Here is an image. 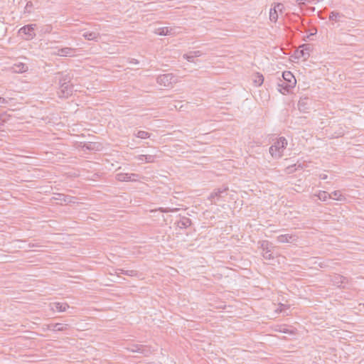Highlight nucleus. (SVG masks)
Segmentation results:
<instances>
[{
	"mask_svg": "<svg viewBox=\"0 0 364 364\" xmlns=\"http://www.w3.org/2000/svg\"><path fill=\"white\" fill-rule=\"evenodd\" d=\"M269 153L273 157L278 158L277 156H276V154H277V152H276V149L274 147L273 145H272L269 147Z\"/></svg>",
	"mask_w": 364,
	"mask_h": 364,
	"instance_id": "c9c22d12",
	"label": "nucleus"
},
{
	"mask_svg": "<svg viewBox=\"0 0 364 364\" xmlns=\"http://www.w3.org/2000/svg\"><path fill=\"white\" fill-rule=\"evenodd\" d=\"M130 349L132 352H136L144 355L148 352L145 346L139 344L133 345Z\"/></svg>",
	"mask_w": 364,
	"mask_h": 364,
	"instance_id": "412c9836",
	"label": "nucleus"
},
{
	"mask_svg": "<svg viewBox=\"0 0 364 364\" xmlns=\"http://www.w3.org/2000/svg\"><path fill=\"white\" fill-rule=\"evenodd\" d=\"M53 199L64 202L66 204L75 203L77 200V198L75 196H71L63 193H55Z\"/></svg>",
	"mask_w": 364,
	"mask_h": 364,
	"instance_id": "6e6552de",
	"label": "nucleus"
},
{
	"mask_svg": "<svg viewBox=\"0 0 364 364\" xmlns=\"http://www.w3.org/2000/svg\"><path fill=\"white\" fill-rule=\"evenodd\" d=\"M134 135L137 138L140 139H148L150 137V134L149 132L141 130L138 131L136 134H134Z\"/></svg>",
	"mask_w": 364,
	"mask_h": 364,
	"instance_id": "393cba45",
	"label": "nucleus"
},
{
	"mask_svg": "<svg viewBox=\"0 0 364 364\" xmlns=\"http://www.w3.org/2000/svg\"><path fill=\"white\" fill-rule=\"evenodd\" d=\"M53 30V26L50 24L45 25L41 27V32L46 34V33H50Z\"/></svg>",
	"mask_w": 364,
	"mask_h": 364,
	"instance_id": "c85d7f7f",
	"label": "nucleus"
},
{
	"mask_svg": "<svg viewBox=\"0 0 364 364\" xmlns=\"http://www.w3.org/2000/svg\"><path fill=\"white\" fill-rule=\"evenodd\" d=\"M228 186H223L221 188L215 189L210 193V196L208 197V199L210 200L213 203L216 204L218 200L228 195Z\"/></svg>",
	"mask_w": 364,
	"mask_h": 364,
	"instance_id": "39448f33",
	"label": "nucleus"
},
{
	"mask_svg": "<svg viewBox=\"0 0 364 364\" xmlns=\"http://www.w3.org/2000/svg\"><path fill=\"white\" fill-rule=\"evenodd\" d=\"M310 51H311L310 44H302L295 50L294 56L295 58L306 60L310 56Z\"/></svg>",
	"mask_w": 364,
	"mask_h": 364,
	"instance_id": "20e7f679",
	"label": "nucleus"
},
{
	"mask_svg": "<svg viewBox=\"0 0 364 364\" xmlns=\"http://www.w3.org/2000/svg\"><path fill=\"white\" fill-rule=\"evenodd\" d=\"M155 155L146 154V155H139L138 159L140 161H145L146 163H152L155 161L156 159Z\"/></svg>",
	"mask_w": 364,
	"mask_h": 364,
	"instance_id": "4be33fe9",
	"label": "nucleus"
},
{
	"mask_svg": "<svg viewBox=\"0 0 364 364\" xmlns=\"http://www.w3.org/2000/svg\"><path fill=\"white\" fill-rule=\"evenodd\" d=\"M159 210H160V212H161V213H169V212H171V211H172V210H171V209H170V208H159ZM173 211H174V210H173Z\"/></svg>",
	"mask_w": 364,
	"mask_h": 364,
	"instance_id": "4c0bfd02",
	"label": "nucleus"
},
{
	"mask_svg": "<svg viewBox=\"0 0 364 364\" xmlns=\"http://www.w3.org/2000/svg\"><path fill=\"white\" fill-rule=\"evenodd\" d=\"M127 173H119L116 174V179L119 181H126Z\"/></svg>",
	"mask_w": 364,
	"mask_h": 364,
	"instance_id": "2f4dec72",
	"label": "nucleus"
},
{
	"mask_svg": "<svg viewBox=\"0 0 364 364\" xmlns=\"http://www.w3.org/2000/svg\"><path fill=\"white\" fill-rule=\"evenodd\" d=\"M319 200L322 201H326L327 198H331V196L326 191H320L318 194L317 195Z\"/></svg>",
	"mask_w": 364,
	"mask_h": 364,
	"instance_id": "a878e982",
	"label": "nucleus"
},
{
	"mask_svg": "<svg viewBox=\"0 0 364 364\" xmlns=\"http://www.w3.org/2000/svg\"><path fill=\"white\" fill-rule=\"evenodd\" d=\"M69 328L68 324H62L60 323H50L47 325V329L54 331H64Z\"/></svg>",
	"mask_w": 364,
	"mask_h": 364,
	"instance_id": "9b49d317",
	"label": "nucleus"
},
{
	"mask_svg": "<svg viewBox=\"0 0 364 364\" xmlns=\"http://www.w3.org/2000/svg\"><path fill=\"white\" fill-rule=\"evenodd\" d=\"M156 82L164 87H171L177 82V77L173 73L163 74L157 77Z\"/></svg>",
	"mask_w": 364,
	"mask_h": 364,
	"instance_id": "7ed1b4c3",
	"label": "nucleus"
},
{
	"mask_svg": "<svg viewBox=\"0 0 364 364\" xmlns=\"http://www.w3.org/2000/svg\"><path fill=\"white\" fill-rule=\"evenodd\" d=\"M73 77L70 74L58 73L55 79L58 84V95L60 97H68L72 95L74 86L71 83Z\"/></svg>",
	"mask_w": 364,
	"mask_h": 364,
	"instance_id": "f257e3e1",
	"label": "nucleus"
},
{
	"mask_svg": "<svg viewBox=\"0 0 364 364\" xmlns=\"http://www.w3.org/2000/svg\"><path fill=\"white\" fill-rule=\"evenodd\" d=\"M51 310L57 311L58 312H64L70 306L67 303L62 302H54L50 304Z\"/></svg>",
	"mask_w": 364,
	"mask_h": 364,
	"instance_id": "ddd939ff",
	"label": "nucleus"
},
{
	"mask_svg": "<svg viewBox=\"0 0 364 364\" xmlns=\"http://www.w3.org/2000/svg\"><path fill=\"white\" fill-rule=\"evenodd\" d=\"M328 18L330 21L338 23L346 22L347 19L346 16L344 14L336 11H332L331 12H330Z\"/></svg>",
	"mask_w": 364,
	"mask_h": 364,
	"instance_id": "9d476101",
	"label": "nucleus"
},
{
	"mask_svg": "<svg viewBox=\"0 0 364 364\" xmlns=\"http://www.w3.org/2000/svg\"><path fill=\"white\" fill-rule=\"evenodd\" d=\"M269 18L272 21L276 22L277 21L278 14H277L276 7H274L273 9H270Z\"/></svg>",
	"mask_w": 364,
	"mask_h": 364,
	"instance_id": "bb28decb",
	"label": "nucleus"
},
{
	"mask_svg": "<svg viewBox=\"0 0 364 364\" xmlns=\"http://www.w3.org/2000/svg\"><path fill=\"white\" fill-rule=\"evenodd\" d=\"M129 63L132 64H139V60L134 58H129Z\"/></svg>",
	"mask_w": 364,
	"mask_h": 364,
	"instance_id": "58836bf2",
	"label": "nucleus"
},
{
	"mask_svg": "<svg viewBox=\"0 0 364 364\" xmlns=\"http://www.w3.org/2000/svg\"><path fill=\"white\" fill-rule=\"evenodd\" d=\"M264 82V77L262 74L257 73L254 79V83L256 86H260Z\"/></svg>",
	"mask_w": 364,
	"mask_h": 364,
	"instance_id": "b1692460",
	"label": "nucleus"
},
{
	"mask_svg": "<svg viewBox=\"0 0 364 364\" xmlns=\"http://www.w3.org/2000/svg\"><path fill=\"white\" fill-rule=\"evenodd\" d=\"M95 145H96L95 143L89 142L87 144H85L82 147L87 150H95Z\"/></svg>",
	"mask_w": 364,
	"mask_h": 364,
	"instance_id": "473e14b6",
	"label": "nucleus"
},
{
	"mask_svg": "<svg viewBox=\"0 0 364 364\" xmlns=\"http://www.w3.org/2000/svg\"><path fill=\"white\" fill-rule=\"evenodd\" d=\"M282 78L283 79H279L277 90L282 95H287L296 86V80L290 71L283 72Z\"/></svg>",
	"mask_w": 364,
	"mask_h": 364,
	"instance_id": "f03ea898",
	"label": "nucleus"
},
{
	"mask_svg": "<svg viewBox=\"0 0 364 364\" xmlns=\"http://www.w3.org/2000/svg\"><path fill=\"white\" fill-rule=\"evenodd\" d=\"M191 53L193 55V57H196V58L201 56L203 55V53L200 50L191 51Z\"/></svg>",
	"mask_w": 364,
	"mask_h": 364,
	"instance_id": "e433bc0d",
	"label": "nucleus"
},
{
	"mask_svg": "<svg viewBox=\"0 0 364 364\" xmlns=\"http://www.w3.org/2000/svg\"><path fill=\"white\" fill-rule=\"evenodd\" d=\"M327 178H328V176L326 174H321L320 175V178L322 180H326V179H327Z\"/></svg>",
	"mask_w": 364,
	"mask_h": 364,
	"instance_id": "79ce46f5",
	"label": "nucleus"
},
{
	"mask_svg": "<svg viewBox=\"0 0 364 364\" xmlns=\"http://www.w3.org/2000/svg\"><path fill=\"white\" fill-rule=\"evenodd\" d=\"M33 3L32 1H28L27 3H26V5L25 6V9H24V12L25 13H31V9L33 8Z\"/></svg>",
	"mask_w": 364,
	"mask_h": 364,
	"instance_id": "f704fd0d",
	"label": "nucleus"
},
{
	"mask_svg": "<svg viewBox=\"0 0 364 364\" xmlns=\"http://www.w3.org/2000/svg\"><path fill=\"white\" fill-rule=\"evenodd\" d=\"M346 278L340 274H336L333 276L332 279V282L335 285H337L338 287H341V284L343 283V280H345Z\"/></svg>",
	"mask_w": 364,
	"mask_h": 364,
	"instance_id": "5701e85b",
	"label": "nucleus"
},
{
	"mask_svg": "<svg viewBox=\"0 0 364 364\" xmlns=\"http://www.w3.org/2000/svg\"><path fill=\"white\" fill-rule=\"evenodd\" d=\"M115 274L117 275H119V274H122L124 275H127L129 277H137L138 276V272L136 270H124L123 269H117L115 270Z\"/></svg>",
	"mask_w": 364,
	"mask_h": 364,
	"instance_id": "aec40b11",
	"label": "nucleus"
},
{
	"mask_svg": "<svg viewBox=\"0 0 364 364\" xmlns=\"http://www.w3.org/2000/svg\"><path fill=\"white\" fill-rule=\"evenodd\" d=\"M183 57V58L186 59L188 62H191V63L195 62L194 60H195L196 57H193V55L192 54L191 52L184 54Z\"/></svg>",
	"mask_w": 364,
	"mask_h": 364,
	"instance_id": "7c9ffc66",
	"label": "nucleus"
},
{
	"mask_svg": "<svg viewBox=\"0 0 364 364\" xmlns=\"http://www.w3.org/2000/svg\"><path fill=\"white\" fill-rule=\"evenodd\" d=\"M287 145V140L285 137L281 136L277 139L274 143L273 146L276 149V156L280 158L282 156L284 150L286 149Z\"/></svg>",
	"mask_w": 364,
	"mask_h": 364,
	"instance_id": "0eeeda50",
	"label": "nucleus"
},
{
	"mask_svg": "<svg viewBox=\"0 0 364 364\" xmlns=\"http://www.w3.org/2000/svg\"><path fill=\"white\" fill-rule=\"evenodd\" d=\"M329 260L328 261H323V262H317L315 261L314 262V264H318L321 268H326L328 267Z\"/></svg>",
	"mask_w": 364,
	"mask_h": 364,
	"instance_id": "72a5a7b5",
	"label": "nucleus"
},
{
	"mask_svg": "<svg viewBox=\"0 0 364 364\" xmlns=\"http://www.w3.org/2000/svg\"><path fill=\"white\" fill-rule=\"evenodd\" d=\"M305 1L306 0H296V2L300 6H301L302 5L306 4Z\"/></svg>",
	"mask_w": 364,
	"mask_h": 364,
	"instance_id": "a19ab883",
	"label": "nucleus"
},
{
	"mask_svg": "<svg viewBox=\"0 0 364 364\" xmlns=\"http://www.w3.org/2000/svg\"><path fill=\"white\" fill-rule=\"evenodd\" d=\"M296 239L297 237L296 235L291 234L280 235L277 237V241L281 243L293 242L296 241Z\"/></svg>",
	"mask_w": 364,
	"mask_h": 364,
	"instance_id": "f8f14e48",
	"label": "nucleus"
},
{
	"mask_svg": "<svg viewBox=\"0 0 364 364\" xmlns=\"http://www.w3.org/2000/svg\"><path fill=\"white\" fill-rule=\"evenodd\" d=\"M191 225V220L187 217H183L179 221L177 222V226L180 228H187Z\"/></svg>",
	"mask_w": 364,
	"mask_h": 364,
	"instance_id": "6ab92c4d",
	"label": "nucleus"
},
{
	"mask_svg": "<svg viewBox=\"0 0 364 364\" xmlns=\"http://www.w3.org/2000/svg\"><path fill=\"white\" fill-rule=\"evenodd\" d=\"M309 101H310L309 97H303L299 100L298 102V109L300 112H306V110L309 109Z\"/></svg>",
	"mask_w": 364,
	"mask_h": 364,
	"instance_id": "dca6fc26",
	"label": "nucleus"
},
{
	"mask_svg": "<svg viewBox=\"0 0 364 364\" xmlns=\"http://www.w3.org/2000/svg\"><path fill=\"white\" fill-rule=\"evenodd\" d=\"M282 6L281 4H278L277 6V7H279V6Z\"/></svg>",
	"mask_w": 364,
	"mask_h": 364,
	"instance_id": "37998d69",
	"label": "nucleus"
},
{
	"mask_svg": "<svg viewBox=\"0 0 364 364\" xmlns=\"http://www.w3.org/2000/svg\"><path fill=\"white\" fill-rule=\"evenodd\" d=\"M82 36L87 41H94L97 42L100 38V34L95 31H86L82 34Z\"/></svg>",
	"mask_w": 364,
	"mask_h": 364,
	"instance_id": "2eb2a0df",
	"label": "nucleus"
},
{
	"mask_svg": "<svg viewBox=\"0 0 364 364\" xmlns=\"http://www.w3.org/2000/svg\"><path fill=\"white\" fill-rule=\"evenodd\" d=\"M36 26V24L26 25L19 29L18 33L22 36L24 35L25 40H27V41L31 40L36 36V33H35V27Z\"/></svg>",
	"mask_w": 364,
	"mask_h": 364,
	"instance_id": "423d86ee",
	"label": "nucleus"
},
{
	"mask_svg": "<svg viewBox=\"0 0 364 364\" xmlns=\"http://www.w3.org/2000/svg\"><path fill=\"white\" fill-rule=\"evenodd\" d=\"M331 196V198H333L334 200H341V197L342 196L340 191H334L330 194Z\"/></svg>",
	"mask_w": 364,
	"mask_h": 364,
	"instance_id": "c756f323",
	"label": "nucleus"
},
{
	"mask_svg": "<svg viewBox=\"0 0 364 364\" xmlns=\"http://www.w3.org/2000/svg\"><path fill=\"white\" fill-rule=\"evenodd\" d=\"M40 247V245L37 243H33V242H30L28 244V247L29 248H33V247Z\"/></svg>",
	"mask_w": 364,
	"mask_h": 364,
	"instance_id": "ea45409f",
	"label": "nucleus"
},
{
	"mask_svg": "<svg viewBox=\"0 0 364 364\" xmlns=\"http://www.w3.org/2000/svg\"><path fill=\"white\" fill-rule=\"evenodd\" d=\"M269 242L267 240H264L262 242L261 248L263 250L262 256L265 259L271 260L274 258L271 252V250L269 248Z\"/></svg>",
	"mask_w": 364,
	"mask_h": 364,
	"instance_id": "1a4fd4ad",
	"label": "nucleus"
},
{
	"mask_svg": "<svg viewBox=\"0 0 364 364\" xmlns=\"http://www.w3.org/2000/svg\"><path fill=\"white\" fill-rule=\"evenodd\" d=\"M75 49L69 47L63 48L58 50L57 55L60 56H73Z\"/></svg>",
	"mask_w": 364,
	"mask_h": 364,
	"instance_id": "f3484780",
	"label": "nucleus"
},
{
	"mask_svg": "<svg viewBox=\"0 0 364 364\" xmlns=\"http://www.w3.org/2000/svg\"><path fill=\"white\" fill-rule=\"evenodd\" d=\"M139 177L136 173H127L126 181H136Z\"/></svg>",
	"mask_w": 364,
	"mask_h": 364,
	"instance_id": "cd10ccee",
	"label": "nucleus"
},
{
	"mask_svg": "<svg viewBox=\"0 0 364 364\" xmlns=\"http://www.w3.org/2000/svg\"><path fill=\"white\" fill-rule=\"evenodd\" d=\"M11 68L14 73H22L27 71L28 66L25 63H18L14 64V65L12 66Z\"/></svg>",
	"mask_w": 364,
	"mask_h": 364,
	"instance_id": "a211bd4d",
	"label": "nucleus"
},
{
	"mask_svg": "<svg viewBox=\"0 0 364 364\" xmlns=\"http://www.w3.org/2000/svg\"><path fill=\"white\" fill-rule=\"evenodd\" d=\"M174 30L172 27H161L157 28L155 33L159 36H170L175 33Z\"/></svg>",
	"mask_w": 364,
	"mask_h": 364,
	"instance_id": "4468645a",
	"label": "nucleus"
}]
</instances>
